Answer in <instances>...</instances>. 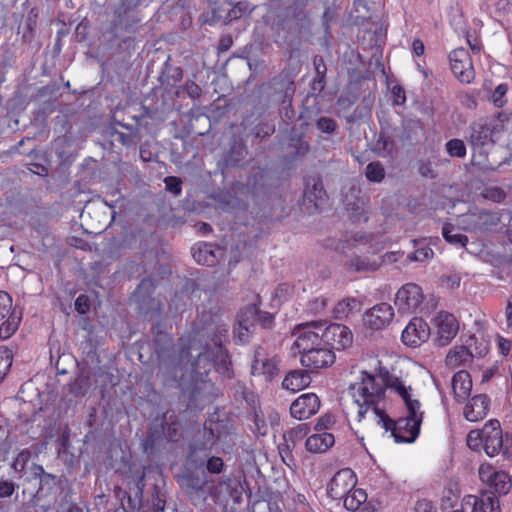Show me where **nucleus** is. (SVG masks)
I'll return each instance as SVG.
<instances>
[{"label": "nucleus", "mask_w": 512, "mask_h": 512, "mask_svg": "<svg viewBox=\"0 0 512 512\" xmlns=\"http://www.w3.org/2000/svg\"><path fill=\"white\" fill-rule=\"evenodd\" d=\"M228 332L229 324L223 316L210 311L203 313L193 323L191 331L178 341V364L189 365L193 380L204 388L213 387L205 379L213 368L224 378L233 377L232 362L226 348Z\"/></svg>", "instance_id": "1"}, {"label": "nucleus", "mask_w": 512, "mask_h": 512, "mask_svg": "<svg viewBox=\"0 0 512 512\" xmlns=\"http://www.w3.org/2000/svg\"><path fill=\"white\" fill-rule=\"evenodd\" d=\"M398 387L408 388L401 378L393 376L384 367L378 368L375 373L360 371L359 380L350 386L353 402L357 406V421H363L367 415L375 421L386 411V390L390 389L400 396Z\"/></svg>", "instance_id": "2"}, {"label": "nucleus", "mask_w": 512, "mask_h": 512, "mask_svg": "<svg viewBox=\"0 0 512 512\" xmlns=\"http://www.w3.org/2000/svg\"><path fill=\"white\" fill-rule=\"evenodd\" d=\"M294 335L296 339L292 349L295 355H299L302 367L311 373H318L335 363L334 351L318 337V331L312 330L311 323L298 326Z\"/></svg>", "instance_id": "3"}, {"label": "nucleus", "mask_w": 512, "mask_h": 512, "mask_svg": "<svg viewBox=\"0 0 512 512\" xmlns=\"http://www.w3.org/2000/svg\"><path fill=\"white\" fill-rule=\"evenodd\" d=\"M398 389L405 404L407 416L393 420L385 411L374 422L385 431H391L395 442L412 443L420 433L424 412L421 410L420 401L413 398L411 386L408 388L398 387Z\"/></svg>", "instance_id": "4"}, {"label": "nucleus", "mask_w": 512, "mask_h": 512, "mask_svg": "<svg viewBox=\"0 0 512 512\" xmlns=\"http://www.w3.org/2000/svg\"><path fill=\"white\" fill-rule=\"evenodd\" d=\"M467 446L473 451L483 448L489 457L499 453L508 454V448L504 447V437L501 424L497 419L488 420L482 429L471 430L466 437Z\"/></svg>", "instance_id": "5"}, {"label": "nucleus", "mask_w": 512, "mask_h": 512, "mask_svg": "<svg viewBox=\"0 0 512 512\" xmlns=\"http://www.w3.org/2000/svg\"><path fill=\"white\" fill-rule=\"evenodd\" d=\"M154 421L151 424L150 432L144 442L145 450L153 448L163 440L168 442H177L181 437V423L175 415H169L166 412L160 419L159 424Z\"/></svg>", "instance_id": "6"}, {"label": "nucleus", "mask_w": 512, "mask_h": 512, "mask_svg": "<svg viewBox=\"0 0 512 512\" xmlns=\"http://www.w3.org/2000/svg\"><path fill=\"white\" fill-rule=\"evenodd\" d=\"M312 330L318 331V337L331 349L344 350L351 346L353 334L351 330L342 324H329L325 326L322 322H310Z\"/></svg>", "instance_id": "7"}, {"label": "nucleus", "mask_w": 512, "mask_h": 512, "mask_svg": "<svg viewBox=\"0 0 512 512\" xmlns=\"http://www.w3.org/2000/svg\"><path fill=\"white\" fill-rule=\"evenodd\" d=\"M479 478L495 496L506 495L511 489V479L507 472L497 470L490 463H482L478 468Z\"/></svg>", "instance_id": "8"}, {"label": "nucleus", "mask_w": 512, "mask_h": 512, "mask_svg": "<svg viewBox=\"0 0 512 512\" xmlns=\"http://www.w3.org/2000/svg\"><path fill=\"white\" fill-rule=\"evenodd\" d=\"M0 338H10L19 327L22 320V312L13 307L12 297L5 291L0 290Z\"/></svg>", "instance_id": "9"}, {"label": "nucleus", "mask_w": 512, "mask_h": 512, "mask_svg": "<svg viewBox=\"0 0 512 512\" xmlns=\"http://www.w3.org/2000/svg\"><path fill=\"white\" fill-rule=\"evenodd\" d=\"M425 299L422 288L415 283H406L396 293L394 304L401 314L418 311Z\"/></svg>", "instance_id": "10"}, {"label": "nucleus", "mask_w": 512, "mask_h": 512, "mask_svg": "<svg viewBox=\"0 0 512 512\" xmlns=\"http://www.w3.org/2000/svg\"><path fill=\"white\" fill-rule=\"evenodd\" d=\"M450 68L454 76L465 84L475 79V70L470 54L465 48H455L449 54Z\"/></svg>", "instance_id": "11"}, {"label": "nucleus", "mask_w": 512, "mask_h": 512, "mask_svg": "<svg viewBox=\"0 0 512 512\" xmlns=\"http://www.w3.org/2000/svg\"><path fill=\"white\" fill-rule=\"evenodd\" d=\"M326 191L320 176L305 179L303 205L309 214L317 212L326 200Z\"/></svg>", "instance_id": "12"}, {"label": "nucleus", "mask_w": 512, "mask_h": 512, "mask_svg": "<svg viewBox=\"0 0 512 512\" xmlns=\"http://www.w3.org/2000/svg\"><path fill=\"white\" fill-rule=\"evenodd\" d=\"M357 484V478L353 470L344 468L337 471L330 480L327 494L334 500H341Z\"/></svg>", "instance_id": "13"}, {"label": "nucleus", "mask_w": 512, "mask_h": 512, "mask_svg": "<svg viewBox=\"0 0 512 512\" xmlns=\"http://www.w3.org/2000/svg\"><path fill=\"white\" fill-rule=\"evenodd\" d=\"M321 406L320 398L313 392L298 396L290 405L292 418L302 421L307 420L318 413Z\"/></svg>", "instance_id": "14"}, {"label": "nucleus", "mask_w": 512, "mask_h": 512, "mask_svg": "<svg viewBox=\"0 0 512 512\" xmlns=\"http://www.w3.org/2000/svg\"><path fill=\"white\" fill-rule=\"evenodd\" d=\"M279 359L277 356L268 357L265 350L258 347L254 353L251 372L254 376H261L266 381H272L279 374Z\"/></svg>", "instance_id": "15"}, {"label": "nucleus", "mask_w": 512, "mask_h": 512, "mask_svg": "<svg viewBox=\"0 0 512 512\" xmlns=\"http://www.w3.org/2000/svg\"><path fill=\"white\" fill-rule=\"evenodd\" d=\"M463 512H500V503L497 496L490 492L477 495H466L462 500Z\"/></svg>", "instance_id": "16"}, {"label": "nucleus", "mask_w": 512, "mask_h": 512, "mask_svg": "<svg viewBox=\"0 0 512 512\" xmlns=\"http://www.w3.org/2000/svg\"><path fill=\"white\" fill-rule=\"evenodd\" d=\"M430 337V327L420 317H414L402 331V342L408 347H419Z\"/></svg>", "instance_id": "17"}, {"label": "nucleus", "mask_w": 512, "mask_h": 512, "mask_svg": "<svg viewBox=\"0 0 512 512\" xmlns=\"http://www.w3.org/2000/svg\"><path fill=\"white\" fill-rule=\"evenodd\" d=\"M437 328L436 341L440 346H447L459 331V322L456 317L446 311H440L434 318Z\"/></svg>", "instance_id": "18"}, {"label": "nucleus", "mask_w": 512, "mask_h": 512, "mask_svg": "<svg viewBox=\"0 0 512 512\" xmlns=\"http://www.w3.org/2000/svg\"><path fill=\"white\" fill-rule=\"evenodd\" d=\"M394 317V309L388 303H379L364 315V323L373 330H380L390 324Z\"/></svg>", "instance_id": "19"}, {"label": "nucleus", "mask_w": 512, "mask_h": 512, "mask_svg": "<svg viewBox=\"0 0 512 512\" xmlns=\"http://www.w3.org/2000/svg\"><path fill=\"white\" fill-rule=\"evenodd\" d=\"M502 127L492 123V121H481L472 126L470 143L475 148H481L495 143V136Z\"/></svg>", "instance_id": "20"}, {"label": "nucleus", "mask_w": 512, "mask_h": 512, "mask_svg": "<svg viewBox=\"0 0 512 512\" xmlns=\"http://www.w3.org/2000/svg\"><path fill=\"white\" fill-rule=\"evenodd\" d=\"M490 410V398L486 394H476L467 400L463 416L469 422L483 420Z\"/></svg>", "instance_id": "21"}, {"label": "nucleus", "mask_w": 512, "mask_h": 512, "mask_svg": "<svg viewBox=\"0 0 512 512\" xmlns=\"http://www.w3.org/2000/svg\"><path fill=\"white\" fill-rule=\"evenodd\" d=\"M310 0H273L277 8H282L286 17L297 21H308L309 13L305 10Z\"/></svg>", "instance_id": "22"}, {"label": "nucleus", "mask_w": 512, "mask_h": 512, "mask_svg": "<svg viewBox=\"0 0 512 512\" xmlns=\"http://www.w3.org/2000/svg\"><path fill=\"white\" fill-rule=\"evenodd\" d=\"M310 371L305 369H294L289 371L283 381L282 387L291 392H298L308 387L312 381Z\"/></svg>", "instance_id": "23"}, {"label": "nucleus", "mask_w": 512, "mask_h": 512, "mask_svg": "<svg viewBox=\"0 0 512 512\" xmlns=\"http://www.w3.org/2000/svg\"><path fill=\"white\" fill-rule=\"evenodd\" d=\"M220 248L216 245L206 242L196 243L192 249V256L194 260L201 265L214 266L218 262L216 251Z\"/></svg>", "instance_id": "24"}, {"label": "nucleus", "mask_w": 512, "mask_h": 512, "mask_svg": "<svg viewBox=\"0 0 512 512\" xmlns=\"http://www.w3.org/2000/svg\"><path fill=\"white\" fill-rule=\"evenodd\" d=\"M452 390L457 402L465 401L472 390V379L468 371L460 370L452 378Z\"/></svg>", "instance_id": "25"}, {"label": "nucleus", "mask_w": 512, "mask_h": 512, "mask_svg": "<svg viewBox=\"0 0 512 512\" xmlns=\"http://www.w3.org/2000/svg\"><path fill=\"white\" fill-rule=\"evenodd\" d=\"M335 443V437L327 431H316V433L307 437L305 441L306 449L311 453H324Z\"/></svg>", "instance_id": "26"}, {"label": "nucleus", "mask_w": 512, "mask_h": 512, "mask_svg": "<svg viewBox=\"0 0 512 512\" xmlns=\"http://www.w3.org/2000/svg\"><path fill=\"white\" fill-rule=\"evenodd\" d=\"M473 354L463 345L455 346L450 349L445 358V363L448 367L456 368L458 366L472 362Z\"/></svg>", "instance_id": "27"}, {"label": "nucleus", "mask_w": 512, "mask_h": 512, "mask_svg": "<svg viewBox=\"0 0 512 512\" xmlns=\"http://www.w3.org/2000/svg\"><path fill=\"white\" fill-rule=\"evenodd\" d=\"M244 312H246V317L250 318L252 325L257 322L263 328H270L274 322L273 314L269 312H262L256 303L249 305Z\"/></svg>", "instance_id": "28"}, {"label": "nucleus", "mask_w": 512, "mask_h": 512, "mask_svg": "<svg viewBox=\"0 0 512 512\" xmlns=\"http://www.w3.org/2000/svg\"><path fill=\"white\" fill-rule=\"evenodd\" d=\"M341 500H343V505L347 510L356 511L366 502L367 494L363 489L354 487Z\"/></svg>", "instance_id": "29"}, {"label": "nucleus", "mask_w": 512, "mask_h": 512, "mask_svg": "<svg viewBox=\"0 0 512 512\" xmlns=\"http://www.w3.org/2000/svg\"><path fill=\"white\" fill-rule=\"evenodd\" d=\"M310 432V425L308 423H301L286 430L282 435V440H287L294 447L297 446Z\"/></svg>", "instance_id": "30"}, {"label": "nucleus", "mask_w": 512, "mask_h": 512, "mask_svg": "<svg viewBox=\"0 0 512 512\" xmlns=\"http://www.w3.org/2000/svg\"><path fill=\"white\" fill-rule=\"evenodd\" d=\"M252 322L246 317V312H241L238 316V327L234 330V340L237 344H244L249 340V332Z\"/></svg>", "instance_id": "31"}, {"label": "nucleus", "mask_w": 512, "mask_h": 512, "mask_svg": "<svg viewBox=\"0 0 512 512\" xmlns=\"http://www.w3.org/2000/svg\"><path fill=\"white\" fill-rule=\"evenodd\" d=\"M414 252L408 255L410 261L424 262L433 257L434 252L429 245L424 243V240H413Z\"/></svg>", "instance_id": "32"}, {"label": "nucleus", "mask_w": 512, "mask_h": 512, "mask_svg": "<svg viewBox=\"0 0 512 512\" xmlns=\"http://www.w3.org/2000/svg\"><path fill=\"white\" fill-rule=\"evenodd\" d=\"M454 226L451 223H445L442 228V236L449 244L465 247L468 244V237L464 234L453 233Z\"/></svg>", "instance_id": "33"}, {"label": "nucleus", "mask_w": 512, "mask_h": 512, "mask_svg": "<svg viewBox=\"0 0 512 512\" xmlns=\"http://www.w3.org/2000/svg\"><path fill=\"white\" fill-rule=\"evenodd\" d=\"M246 153V146L242 142H235L227 152L225 161L231 165H239Z\"/></svg>", "instance_id": "34"}, {"label": "nucleus", "mask_w": 512, "mask_h": 512, "mask_svg": "<svg viewBox=\"0 0 512 512\" xmlns=\"http://www.w3.org/2000/svg\"><path fill=\"white\" fill-rule=\"evenodd\" d=\"M365 176L370 182L379 183L385 178V169L379 161L366 166Z\"/></svg>", "instance_id": "35"}, {"label": "nucleus", "mask_w": 512, "mask_h": 512, "mask_svg": "<svg viewBox=\"0 0 512 512\" xmlns=\"http://www.w3.org/2000/svg\"><path fill=\"white\" fill-rule=\"evenodd\" d=\"M446 152L451 157L464 158L466 156V145L461 139H450L445 144Z\"/></svg>", "instance_id": "36"}, {"label": "nucleus", "mask_w": 512, "mask_h": 512, "mask_svg": "<svg viewBox=\"0 0 512 512\" xmlns=\"http://www.w3.org/2000/svg\"><path fill=\"white\" fill-rule=\"evenodd\" d=\"M359 304L356 298L344 299L336 305L334 308V314L336 318L347 317Z\"/></svg>", "instance_id": "37"}, {"label": "nucleus", "mask_w": 512, "mask_h": 512, "mask_svg": "<svg viewBox=\"0 0 512 512\" xmlns=\"http://www.w3.org/2000/svg\"><path fill=\"white\" fill-rule=\"evenodd\" d=\"M13 362L12 351L6 347L0 348V383L5 379Z\"/></svg>", "instance_id": "38"}, {"label": "nucleus", "mask_w": 512, "mask_h": 512, "mask_svg": "<svg viewBox=\"0 0 512 512\" xmlns=\"http://www.w3.org/2000/svg\"><path fill=\"white\" fill-rule=\"evenodd\" d=\"M277 448L282 461L288 467L295 465V458L293 456V450L295 447L291 443H287V440H282V442L278 444Z\"/></svg>", "instance_id": "39"}, {"label": "nucleus", "mask_w": 512, "mask_h": 512, "mask_svg": "<svg viewBox=\"0 0 512 512\" xmlns=\"http://www.w3.org/2000/svg\"><path fill=\"white\" fill-rule=\"evenodd\" d=\"M509 86L506 83L499 84L491 94L490 100L497 108H502L507 103L506 94Z\"/></svg>", "instance_id": "40"}, {"label": "nucleus", "mask_w": 512, "mask_h": 512, "mask_svg": "<svg viewBox=\"0 0 512 512\" xmlns=\"http://www.w3.org/2000/svg\"><path fill=\"white\" fill-rule=\"evenodd\" d=\"M253 9L248 1H239L229 11L228 17L230 20L239 19L245 15H250Z\"/></svg>", "instance_id": "41"}, {"label": "nucleus", "mask_w": 512, "mask_h": 512, "mask_svg": "<svg viewBox=\"0 0 512 512\" xmlns=\"http://www.w3.org/2000/svg\"><path fill=\"white\" fill-rule=\"evenodd\" d=\"M350 267L355 271H375L378 266L367 258L354 257L350 262Z\"/></svg>", "instance_id": "42"}, {"label": "nucleus", "mask_w": 512, "mask_h": 512, "mask_svg": "<svg viewBox=\"0 0 512 512\" xmlns=\"http://www.w3.org/2000/svg\"><path fill=\"white\" fill-rule=\"evenodd\" d=\"M31 458V452L29 449L21 450L13 460L12 467L17 472H23L25 470L27 462Z\"/></svg>", "instance_id": "43"}, {"label": "nucleus", "mask_w": 512, "mask_h": 512, "mask_svg": "<svg viewBox=\"0 0 512 512\" xmlns=\"http://www.w3.org/2000/svg\"><path fill=\"white\" fill-rule=\"evenodd\" d=\"M59 479L57 476L45 473L40 479H39V491L46 490V493L50 492L54 487L57 486Z\"/></svg>", "instance_id": "44"}, {"label": "nucleus", "mask_w": 512, "mask_h": 512, "mask_svg": "<svg viewBox=\"0 0 512 512\" xmlns=\"http://www.w3.org/2000/svg\"><path fill=\"white\" fill-rule=\"evenodd\" d=\"M317 128L327 134H331L336 130V121L330 117H320L316 122Z\"/></svg>", "instance_id": "45"}, {"label": "nucleus", "mask_w": 512, "mask_h": 512, "mask_svg": "<svg viewBox=\"0 0 512 512\" xmlns=\"http://www.w3.org/2000/svg\"><path fill=\"white\" fill-rule=\"evenodd\" d=\"M224 461L221 457L212 456L208 458L206 463V469L211 474H219L223 471Z\"/></svg>", "instance_id": "46"}, {"label": "nucleus", "mask_w": 512, "mask_h": 512, "mask_svg": "<svg viewBox=\"0 0 512 512\" xmlns=\"http://www.w3.org/2000/svg\"><path fill=\"white\" fill-rule=\"evenodd\" d=\"M391 94L393 105L401 106L406 103V93L401 85H394L391 89Z\"/></svg>", "instance_id": "47"}, {"label": "nucleus", "mask_w": 512, "mask_h": 512, "mask_svg": "<svg viewBox=\"0 0 512 512\" xmlns=\"http://www.w3.org/2000/svg\"><path fill=\"white\" fill-rule=\"evenodd\" d=\"M166 188L175 195H179L182 191V180L176 176H168L164 179Z\"/></svg>", "instance_id": "48"}, {"label": "nucleus", "mask_w": 512, "mask_h": 512, "mask_svg": "<svg viewBox=\"0 0 512 512\" xmlns=\"http://www.w3.org/2000/svg\"><path fill=\"white\" fill-rule=\"evenodd\" d=\"M335 424V419L331 415H323L318 420L314 427L315 431H326L332 428Z\"/></svg>", "instance_id": "49"}, {"label": "nucleus", "mask_w": 512, "mask_h": 512, "mask_svg": "<svg viewBox=\"0 0 512 512\" xmlns=\"http://www.w3.org/2000/svg\"><path fill=\"white\" fill-rule=\"evenodd\" d=\"M90 309V300L87 295L81 294L75 300V310L80 314H85Z\"/></svg>", "instance_id": "50"}, {"label": "nucleus", "mask_w": 512, "mask_h": 512, "mask_svg": "<svg viewBox=\"0 0 512 512\" xmlns=\"http://www.w3.org/2000/svg\"><path fill=\"white\" fill-rule=\"evenodd\" d=\"M467 43L474 54H479L483 48L481 39L476 35L467 33Z\"/></svg>", "instance_id": "51"}, {"label": "nucleus", "mask_w": 512, "mask_h": 512, "mask_svg": "<svg viewBox=\"0 0 512 512\" xmlns=\"http://www.w3.org/2000/svg\"><path fill=\"white\" fill-rule=\"evenodd\" d=\"M458 498L459 489L456 484L451 487L445 488L443 502L447 501L450 506H453V503L456 502Z\"/></svg>", "instance_id": "52"}, {"label": "nucleus", "mask_w": 512, "mask_h": 512, "mask_svg": "<svg viewBox=\"0 0 512 512\" xmlns=\"http://www.w3.org/2000/svg\"><path fill=\"white\" fill-rule=\"evenodd\" d=\"M15 491V484L11 481L1 480L0 481V498L11 497Z\"/></svg>", "instance_id": "53"}, {"label": "nucleus", "mask_w": 512, "mask_h": 512, "mask_svg": "<svg viewBox=\"0 0 512 512\" xmlns=\"http://www.w3.org/2000/svg\"><path fill=\"white\" fill-rule=\"evenodd\" d=\"M313 65L315 68L316 76L326 77L327 67L322 56L316 55L313 58Z\"/></svg>", "instance_id": "54"}, {"label": "nucleus", "mask_w": 512, "mask_h": 512, "mask_svg": "<svg viewBox=\"0 0 512 512\" xmlns=\"http://www.w3.org/2000/svg\"><path fill=\"white\" fill-rule=\"evenodd\" d=\"M335 19V11L326 7L322 15V24L326 33H329L330 23Z\"/></svg>", "instance_id": "55"}, {"label": "nucleus", "mask_w": 512, "mask_h": 512, "mask_svg": "<svg viewBox=\"0 0 512 512\" xmlns=\"http://www.w3.org/2000/svg\"><path fill=\"white\" fill-rule=\"evenodd\" d=\"M233 45V39L230 35H226V36H223L220 38L219 40V43H218V52L219 53H224V52H227L231 46Z\"/></svg>", "instance_id": "56"}, {"label": "nucleus", "mask_w": 512, "mask_h": 512, "mask_svg": "<svg viewBox=\"0 0 512 512\" xmlns=\"http://www.w3.org/2000/svg\"><path fill=\"white\" fill-rule=\"evenodd\" d=\"M57 512H83V510L75 503L64 501L60 503Z\"/></svg>", "instance_id": "57"}, {"label": "nucleus", "mask_w": 512, "mask_h": 512, "mask_svg": "<svg viewBox=\"0 0 512 512\" xmlns=\"http://www.w3.org/2000/svg\"><path fill=\"white\" fill-rule=\"evenodd\" d=\"M418 172L423 177H430V178L435 177V173L432 169L430 162H421L418 167Z\"/></svg>", "instance_id": "58"}, {"label": "nucleus", "mask_w": 512, "mask_h": 512, "mask_svg": "<svg viewBox=\"0 0 512 512\" xmlns=\"http://www.w3.org/2000/svg\"><path fill=\"white\" fill-rule=\"evenodd\" d=\"M497 343L500 353L504 356H507L511 350V342L506 338L498 336Z\"/></svg>", "instance_id": "59"}, {"label": "nucleus", "mask_w": 512, "mask_h": 512, "mask_svg": "<svg viewBox=\"0 0 512 512\" xmlns=\"http://www.w3.org/2000/svg\"><path fill=\"white\" fill-rule=\"evenodd\" d=\"M412 51L416 56H422L425 52V46L421 39H414L412 42Z\"/></svg>", "instance_id": "60"}, {"label": "nucleus", "mask_w": 512, "mask_h": 512, "mask_svg": "<svg viewBox=\"0 0 512 512\" xmlns=\"http://www.w3.org/2000/svg\"><path fill=\"white\" fill-rule=\"evenodd\" d=\"M187 92L190 97L196 99L200 97L202 90L198 84L191 82L190 85H187Z\"/></svg>", "instance_id": "61"}, {"label": "nucleus", "mask_w": 512, "mask_h": 512, "mask_svg": "<svg viewBox=\"0 0 512 512\" xmlns=\"http://www.w3.org/2000/svg\"><path fill=\"white\" fill-rule=\"evenodd\" d=\"M325 87V77L316 76L312 82V90L321 92Z\"/></svg>", "instance_id": "62"}, {"label": "nucleus", "mask_w": 512, "mask_h": 512, "mask_svg": "<svg viewBox=\"0 0 512 512\" xmlns=\"http://www.w3.org/2000/svg\"><path fill=\"white\" fill-rule=\"evenodd\" d=\"M505 316L507 327H512V297H510L507 301Z\"/></svg>", "instance_id": "63"}, {"label": "nucleus", "mask_w": 512, "mask_h": 512, "mask_svg": "<svg viewBox=\"0 0 512 512\" xmlns=\"http://www.w3.org/2000/svg\"><path fill=\"white\" fill-rule=\"evenodd\" d=\"M45 470L41 465L33 464L31 467V474L33 475V478L40 479L44 474Z\"/></svg>", "instance_id": "64"}]
</instances>
